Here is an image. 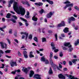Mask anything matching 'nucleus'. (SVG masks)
<instances>
[{
    "mask_svg": "<svg viewBox=\"0 0 79 79\" xmlns=\"http://www.w3.org/2000/svg\"><path fill=\"white\" fill-rule=\"evenodd\" d=\"M14 2L13 4V8L15 11H16V13L18 15H21L22 16H24L25 14V9L22 6H19L18 8V4L17 2H15V0H10L9 2L10 4H12Z\"/></svg>",
    "mask_w": 79,
    "mask_h": 79,
    "instance_id": "1",
    "label": "nucleus"
},
{
    "mask_svg": "<svg viewBox=\"0 0 79 79\" xmlns=\"http://www.w3.org/2000/svg\"><path fill=\"white\" fill-rule=\"evenodd\" d=\"M64 45L65 47H68L69 48V49L68 51L69 52H70L73 50V48H72V45L71 44H70V43H67L64 44Z\"/></svg>",
    "mask_w": 79,
    "mask_h": 79,
    "instance_id": "2",
    "label": "nucleus"
},
{
    "mask_svg": "<svg viewBox=\"0 0 79 79\" xmlns=\"http://www.w3.org/2000/svg\"><path fill=\"white\" fill-rule=\"evenodd\" d=\"M21 34H24L25 35H23L22 36V39H24V38H25V40H27V37H28V35H29V34L28 33L26 32H21L20 33Z\"/></svg>",
    "mask_w": 79,
    "mask_h": 79,
    "instance_id": "3",
    "label": "nucleus"
},
{
    "mask_svg": "<svg viewBox=\"0 0 79 79\" xmlns=\"http://www.w3.org/2000/svg\"><path fill=\"white\" fill-rule=\"evenodd\" d=\"M1 46L2 48H7V44L5 43L2 42H0Z\"/></svg>",
    "mask_w": 79,
    "mask_h": 79,
    "instance_id": "4",
    "label": "nucleus"
},
{
    "mask_svg": "<svg viewBox=\"0 0 79 79\" xmlns=\"http://www.w3.org/2000/svg\"><path fill=\"white\" fill-rule=\"evenodd\" d=\"M10 64L11 67H13L14 66H16L17 64H16V62H14L13 60H11L10 62Z\"/></svg>",
    "mask_w": 79,
    "mask_h": 79,
    "instance_id": "5",
    "label": "nucleus"
},
{
    "mask_svg": "<svg viewBox=\"0 0 79 79\" xmlns=\"http://www.w3.org/2000/svg\"><path fill=\"white\" fill-rule=\"evenodd\" d=\"M75 19V18L73 16L70 17V18H69L68 19V23L69 24H70L71 22V21H75L76 20Z\"/></svg>",
    "mask_w": 79,
    "mask_h": 79,
    "instance_id": "6",
    "label": "nucleus"
},
{
    "mask_svg": "<svg viewBox=\"0 0 79 79\" xmlns=\"http://www.w3.org/2000/svg\"><path fill=\"white\" fill-rule=\"evenodd\" d=\"M42 1L43 2H45L46 1V2H48L49 4H50V5H53V2L50 0H42Z\"/></svg>",
    "mask_w": 79,
    "mask_h": 79,
    "instance_id": "7",
    "label": "nucleus"
},
{
    "mask_svg": "<svg viewBox=\"0 0 79 79\" xmlns=\"http://www.w3.org/2000/svg\"><path fill=\"white\" fill-rule=\"evenodd\" d=\"M65 26V23L64 22L62 21L61 23L58 24L57 27H61V26Z\"/></svg>",
    "mask_w": 79,
    "mask_h": 79,
    "instance_id": "8",
    "label": "nucleus"
},
{
    "mask_svg": "<svg viewBox=\"0 0 79 79\" xmlns=\"http://www.w3.org/2000/svg\"><path fill=\"white\" fill-rule=\"evenodd\" d=\"M34 78L37 79H41V77H40V75L37 74L34 75Z\"/></svg>",
    "mask_w": 79,
    "mask_h": 79,
    "instance_id": "9",
    "label": "nucleus"
},
{
    "mask_svg": "<svg viewBox=\"0 0 79 79\" xmlns=\"http://www.w3.org/2000/svg\"><path fill=\"white\" fill-rule=\"evenodd\" d=\"M53 15V13L50 12L49 14L46 15V17L47 18H50L52 17V16Z\"/></svg>",
    "mask_w": 79,
    "mask_h": 79,
    "instance_id": "10",
    "label": "nucleus"
},
{
    "mask_svg": "<svg viewBox=\"0 0 79 79\" xmlns=\"http://www.w3.org/2000/svg\"><path fill=\"white\" fill-rule=\"evenodd\" d=\"M22 71H23L26 74H27L28 73V71H29V70L27 69V68L26 67H23L22 69Z\"/></svg>",
    "mask_w": 79,
    "mask_h": 79,
    "instance_id": "11",
    "label": "nucleus"
},
{
    "mask_svg": "<svg viewBox=\"0 0 79 79\" xmlns=\"http://www.w3.org/2000/svg\"><path fill=\"white\" fill-rule=\"evenodd\" d=\"M58 76L60 79H65V77L61 73L59 74Z\"/></svg>",
    "mask_w": 79,
    "mask_h": 79,
    "instance_id": "12",
    "label": "nucleus"
},
{
    "mask_svg": "<svg viewBox=\"0 0 79 79\" xmlns=\"http://www.w3.org/2000/svg\"><path fill=\"white\" fill-rule=\"evenodd\" d=\"M15 79H24V77H21V75H18L15 77Z\"/></svg>",
    "mask_w": 79,
    "mask_h": 79,
    "instance_id": "13",
    "label": "nucleus"
},
{
    "mask_svg": "<svg viewBox=\"0 0 79 79\" xmlns=\"http://www.w3.org/2000/svg\"><path fill=\"white\" fill-rule=\"evenodd\" d=\"M63 31L65 33H68V32H69V28L68 27H65L63 30Z\"/></svg>",
    "mask_w": 79,
    "mask_h": 79,
    "instance_id": "14",
    "label": "nucleus"
},
{
    "mask_svg": "<svg viewBox=\"0 0 79 79\" xmlns=\"http://www.w3.org/2000/svg\"><path fill=\"white\" fill-rule=\"evenodd\" d=\"M34 74V72L32 70L30 71V77H32Z\"/></svg>",
    "mask_w": 79,
    "mask_h": 79,
    "instance_id": "15",
    "label": "nucleus"
},
{
    "mask_svg": "<svg viewBox=\"0 0 79 79\" xmlns=\"http://www.w3.org/2000/svg\"><path fill=\"white\" fill-rule=\"evenodd\" d=\"M29 56L30 58H32L34 57V56L32 55V52H31L30 53V54L29 55Z\"/></svg>",
    "mask_w": 79,
    "mask_h": 79,
    "instance_id": "16",
    "label": "nucleus"
},
{
    "mask_svg": "<svg viewBox=\"0 0 79 79\" xmlns=\"http://www.w3.org/2000/svg\"><path fill=\"white\" fill-rule=\"evenodd\" d=\"M32 20L34 21H37V18L35 17V16H34L32 18Z\"/></svg>",
    "mask_w": 79,
    "mask_h": 79,
    "instance_id": "17",
    "label": "nucleus"
},
{
    "mask_svg": "<svg viewBox=\"0 0 79 79\" xmlns=\"http://www.w3.org/2000/svg\"><path fill=\"white\" fill-rule=\"evenodd\" d=\"M49 61L51 66H53V65L54 64L53 62V60H52V58H50Z\"/></svg>",
    "mask_w": 79,
    "mask_h": 79,
    "instance_id": "18",
    "label": "nucleus"
},
{
    "mask_svg": "<svg viewBox=\"0 0 79 79\" xmlns=\"http://www.w3.org/2000/svg\"><path fill=\"white\" fill-rule=\"evenodd\" d=\"M46 60V59H45V57L44 56H42L40 59V60L41 61L45 62Z\"/></svg>",
    "mask_w": 79,
    "mask_h": 79,
    "instance_id": "19",
    "label": "nucleus"
},
{
    "mask_svg": "<svg viewBox=\"0 0 79 79\" xmlns=\"http://www.w3.org/2000/svg\"><path fill=\"white\" fill-rule=\"evenodd\" d=\"M20 19L22 20V21H24V22H25V23L27 22V20L25 19L24 18H23L21 17H20Z\"/></svg>",
    "mask_w": 79,
    "mask_h": 79,
    "instance_id": "20",
    "label": "nucleus"
},
{
    "mask_svg": "<svg viewBox=\"0 0 79 79\" xmlns=\"http://www.w3.org/2000/svg\"><path fill=\"white\" fill-rule=\"evenodd\" d=\"M48 73L49 74H53V71H52V68H51V67L50 68V69Z\"/></svg>",
    "mask_w": 79,
    "mask_h": 79,
    "instance_id": "21",
    "label": "nucleus"
},
{
    "mask_svg": "<svg viewBox=\"0 0 79 79\" xmlns=\"http://www.w3.org/2000/svg\"><path fill=\"white\" fill-rule=\"evenodd\" d=\"M76 61H77V59H74L72 60V63H74V64H76Z\"/></svg>",
    "mask_w": 79,
    "mask_h": 79,
    "instance_id": "22",
    "label": "nucleus"
},
{
    "mask_svg": "<svg viewBox=\"0 0 79 79\" xmlns=\"http://www.w3.org/2000/svg\"><path fill=\"white\" fill-rule=\"evenodd\" d=\"M10 16H11V14L8 13L6 15V17L7 18H10Z\"/></svg>",
    "mask_w": 79,
    "mask_h": 79,
    "instance_id": "23",
    "label": "nucleus"
},
{
    "mask_svg": "<svg viewBox=\"0 0 79 79\" xmlns=\"http://www.w3.org/2000/svg\"><path fill=\"white\" fill-rule=\"evenodd\" d=\"M23 3L24 4H26V5H27V6H30V5L29 3H28V2L26 1L25 2H23Z\"/></svg>",
    "mask_w": 79,
    "mask_h": 79,
    "instance_id": "24",
    "label": "nucleus"
},
{
    "mask_svg": "<svg viewBox=\"0 0 79 79\" xmlns=\"http://www.w3.org/2000/svg\"><path fill=\"white\" fill-rule=\"evenodd\" d=\"M6 28V26H5L3 27H2V28L0 27V30L1 31H2L3 32H4V30H3V29H5V28Z\"/></svg>",
    "mask_w": 79,
    "mask_h": 79,
    "instance_id": "25",
    "label": "nucleus"
},
{
    "mask_svg": "<svg viewBox=\"0 0 79 79\" xmlns=\"http://www.w3.org/2000/svg\"><path fill=\"white\" fill-rule=\"evenodd\" d=\"M44 9H42L40 11H39V13H40V15H42L43 13H44Z\"/></svg>",
    "mask_w": 79,
    "mask_h": 79,
    "instance_id": "26",
    "label": "nucleus"
},
{
    "mask_svg": "<svg viewBox=\"0 0 79 79\" xmlns=\"http://www.w3.org/2000/svg\"><path fill=\"white\" fill-rule=\"evenodd\" d=\"M6 53H10L11 52V50H6L5 51Z\"/></svg>",
    "mask_w": 79,
    "mask_h": 79,
    "instance_id": "27",
    "label": "nucleus"
},
{
    "mask_svg": "<svg viewBox=\"0 0 79 79\" xmlns=\"http://www.w3.org/2000/svg\"><path fill=\"white\" fill-rule=\"evenodd\" d=\"M42 42H46V39L45 38H42Z\"/></svg>",
    "mask_w": 79,
    "mask_h": 79,
    "instance_id": "28",
    "label": "nucleus"
},
{
    "mask_svg": "<svg viewBox=\"0 0 79 79\" xmlns=\"http://www.w3.org/2000/svg\"><path fill=\"white\" fill-rule=\"evenodd\" d=\"M45 63L46 64H49V61H48V60L46 59V60H45Z\"/></svg>",
    "mask_w": 79,
    "mask_h": 79,
    "instance_id": "29",
    "label": "nucleus"
},
{
    "mask_svg": "<svg viewBox=\"0 0 79 79\" xmlns=\"http://www.w3.org/2000/svg\"><path fill=\"white\" fill-rule=\"evenodd\" d=\"M28 39L30 40H32V35H30L28 36Z\"/></svg>",
    "mask_w": 79,
    "mask_h": 79,
    "instance_id": "30",
    "label": "nucleus"
},
{
    "mask_svg": "<svg viewBox=\"0 0 79 79\" xmlns=\"http://www.w3.org/2000/svg\"><path fill=\"white\" fill-rule=\"evenodd\" d=\"M53 56V53L51 52L50 53V58H52Z\"/></svg>",
    "mask_w": 79,
    "mask_h": 79,
    "instance_id": "31",
    "label": "nucleus"
},
{
    "mask_svg": "<svg viewBox=\"0 0 79 79\" xmlns=\"http://www.w3.org/2000/svg\"><path fill=\"white\" fill-rule=\"evenodd\" d=\"M34 40H35V41L36 42H38V40H37V37H35L34 38Z\"/></svg>",
    "mask_w": 79,
    "mask_h": 79,
    "instance_id": "32",
    "label": "nucleus"
},
{
    "mask_svg": "<svg viewBox=\"0 0 79 79\" xmlns=\"http://www.w3.org/2000/svg\"><path fill=\"white\" fill-rule=\"evenodd\" d=\"M12 17H13V18H14V19H16V20L18 19V17L15 15H13L12 16Z\"/></svg>",
    "mask_w": 79,
    "mask_h": 79,
    "instance_id": "33",
    "label": "nucleus"
},
{
    "mask_svg": "<svg viewBox=\"0 0 79 79\" xmlns=\"http://www.w3.org/2000/svg\"><path fill=\"white\" fill-rule=\"evenodd\" d=\"M63 56V53L62 52H60L59 54L60 56V57H62Z\"/></svg>",
    "mask_w": 79,
    "mask_h": 79,
    "instance_id": "34",
    "label": "nucleus"
},
{
    "mask_svg": "<svg viewBox=\"0 0 79 79\" xmlns=\"http://www.w3.org/2000/svg\"><path fill=\"white\" fill-rule=\"evenodd\" d=\"M74 8L77 10V11H79V8L77 6H74Z\"/></svg>",
    "mask_w": 79,
    "mask_h": 79,
    "instance_id": "35",
    "label": "nucleus"
},
{
    "mask_svg": "<svg viewBox=\"0 0 79 79\" xmlns=\"http://www.w3.org/2000/svg\"><path fill=\"white\" fill-rule=\"evenodd\" d=\"M55 37L56 40H58V35H57V34H55Z\"/></svg>",
    "mask_w": 79,
    "mask_h": 79,
    "instance_id": "36",
    "label": "nucleus"
},
{
    "mask_svg": "<svg viewBox=\"0 0 79 79\" xmlns=\"http://www.w3.org/2000/svg\"><path fill=\"white\" fill-rule=\"evenodd\" d=\"M64 4H67V3H71V2L69 1H67L64 2Z\"/></svg>",
    "mask_w": 79,
    "mask_h": 79,
    "instance_id": "37",
    "label": "nucleus"
},
{
    "mask_svg": "<svg viewBox=\"0 0 79 79\" xmlns=\"http://www.w3.org/2000/svg\"><path fill=\"white\" fill-rule=\"evenodd\" d=\"M65 76H66L67 77H68L69 78H71L72 77V76L70 75L69 76L67 74H65Z\"/></svg>",
    "mask_w": 79,
    "mask_h": 79,
    "instance_id": "38",
    "label": "nucleus"
},
{
    "mask_svg": "<svg viewBox=\"0 0 79 79\" xmlns=\"http://www.w3.org/2000/svg\"><path fill=\"white\" fill-rule=\"evenodd\" d=\"M9 33L10 34H11L13 33L12 32V29H11L9 31Z\"/></svg>",
    "mask_w": 79,
    "mask_h": 79,
    "instance_id": "39",
    "label": "nucleus"
},
{
    "mask_svg": "<svg viewBox=\"0 0 79 79\" xmlns=\"http://www.w3.org/2000/svg\"><path fill=\"white\" fill-rule=\"evenodd\" d=\"M23 55H27V51H24L23 52Z\"/></svg>",
    "mask_w": 79,
    "mask_h": 79,
    "instance_id": "40",
    "label": "nucleus"
},
{
    "mask_svg": "<svg viewBox=\"0 0 79 79\" xmlns=\"http://www.w3.org/2000/svg\"><path fill=\"white\" fill-rule=\"evenodd\" d=\"M69 64L70 66H72V65H73V63H72V62H71V61H69Z\"/></svg>",
    "mask_w": 79,
    "mask_h": 79,
    "instance_id": "41",
    "label": "nucleus"
},
{
    "mask_svg": "<svg viewBox=\"0 0 79 79\" xmlns=\"http://www.w3.org/2000/svg\"><path fill=\"white\" fill-rule=\"evenodd\" d=\"M70 79H79L76 78V77H74V76H73L72 77L70 78Z\"/></svg>",
    "mask_w": 79,
    "mask_h": 79,
    "instance_id": "42",
    "label": "nucleus"
},
{
    "mask_svg": "<svg viewBox=\"0 0 79 79\" xmlns=\"http://www.w3.org/2000/svg\"><path fill=\"white\" fill-rule=\"evenodd\" d=\"M43 5V3L40 2H39V6H42Z\"/></svg>",
    "mask_w": 79,
    "mask_h": 79,
    "instance_id": "43",
    "label": "nucleus"
},
{
    "mask_svg": "<svg viewBox=\"0 0 79 79\" xmlns=\"http://www.w3.org/2000/svg\"><path fill=\"white\" fill-rule=\"evenodd\" d=\"M14 41L15 42H16L17 44H18V40H17V39H14Z\"/></svg>",
    "mask_w": 79,
    "mask_h": 79,
    "instance_id": "44",
    "label": "nucleus"
},
{
    "mask_svg": "<svg viewBox=\"0 0 79 79\" xmlns=\"http://www.w3.org/2000/svg\"><path fill=\"white\" fill-rule=\"evenodd\" d=\"M63 50H68V48L66 47H63Z\"/></svg>",
    "mask_w": 79,
    "mask_h": 79,
    "instance_id": "45",
    "label": "nucleus"
},
{
    "mask_svg": "<svg viewBox=\"0 0 79 79\" xmlns=\"http://www.w3.org/2000/svg\"><path fill=\"white\" fill-rule=\"evenodd\" d=\"M0 53H1V54L3 55V53H4V52L2 50H0Z\"/></svg>",
    "mask_w": 79,
    "mask_h": 79,
    "instance_id": "46",
    "label": "nucleus"
},
{
    "mask_svg": "<svg viewBox=\"0 0 79 79\" xmlns=\"http://www.w3.org/2000/svg\"><path fill=\"white\" fill-rule=\"evenodd\" d=\"M51 47H55V45L53 43H52L51 44Z\"/></svg>",
    "mask_w": 79,
    "mask_h": 79,
    "instance_id": "47",
    "label": "nucleus"
},
{
    "mask_svg": "<svg viewBox=\"0 0 79 79\" xmlns=\"http://www.w3.org/2000/svg\"><path fill=\"white\" fill-rule=\"evenodd\" d=\"M78 26H76L74 27V29L75 30H77L78 29Z\"/></svg>",
    "mask_w": 79,
    "mask_h": 79,
    "instance_id": "48",
    "label": "nucleus"
},
{
    "mask_svg": "<svg viewBox=\"0 0 79 79\" xmlns=\"http://www.w3.org/2000/svg\"><path fill=\"white\" fill-rule=\"evenodd\" d=\"M23 55L25 58H28V56H27V54H26L25 55Z\"/></svg>",
    "mask_w": 79,
    "mask_h": 79,
    "instance_id": "49",
    "label": "nucleus"
},
{
    "mask_svg": "<svg viewBox=\"0 0 79 79\" xmlns=\"http://www.w3.org/2000/svg\"><path fill=\"white\" fill-rule=\"evenodd\" d=\"M25 17L26 18H30V16H29V15H25Z\"/></svg>",
    "mask_w": 79,
    "mask_h": 79,
    "instance_id": "50",
    "label": "nucleus"
},
{
    "mask_svg": "<svg viewBox=\"0 0 79 79\" xmlns=\"http://www.w3.org/2000/svg\"><path fill=\"white\" fill-rule=\"evenodd\" d=\"M18 55L19 56H21V52L19 51H18Z\"/></svg>",
    "mask_w": 79,
    "mask_h": 79,
    "instance_id": "51",
    "label": "nucleus"
},
{
    "mask_svg": "<svg viewBox=\"0 0 79 79\" xmlns=\"http://www.w3.org/2000/svg\"><path fill=\"white\" fill-rule=\"evenodd\" d=\"M14 35L15 36V37H16V36H17V32H15Z\"/></svg>",
    "mask_w": 79,
    "mask_h": 79,
    "instance_id": "52",
    "label": "nucleus"
},
{
    "mask_svg": "<svg viewBox=\"0 0 79 79\" xmlns=\"http://www.w3.org/2000/svg\"><path fill=\"white\" fill-rule=\"evenodd\" d=\"M61 35L62 37H65V35L64 34H61Z\"/></svg>",
    "mask_w": 79,
    "mask_h": 79,
    "instance_id": "53",
    "label": "nucleus"
},
{
    "mask_svg": "<svg viewBox=\"0 0 79 79\" xmlns=\"http://www.w3.org/2000/svg\"><path fill=\"white\" fill-rule=\"evenodd\" d=\"M62 63L64 65H66V61H63Z\"/></svg>",
    "mask_w": 79,
    "mask_h": 79,
    "instance_id": "54",
    "label": "nucleus"
},
{
    "mask_svg": "<svg viewBox=\"0 0 79 79\" xmlns=\"http://www.w3.org/2000/svg\"><path fill=\"white\" fill-rule=\"evenodd\" d=\"M12 21L14 23H16V20H15V19H12Z\"/></svg>",
    "mask_w": 79,
    "mask_h": 79,
    "instance_id": "55",
    "label": "nucleus"
},
{
    "mask_svg": "<svg viewBox=\"0 0 79 79\" xmlns=\"http://www.w3.org/2000/svg\"><path fill=\"white\" fill-rule=\"evenodd\" d=\"M15 71L17 72V73H20L21 70H20V69H19L17 70H15Z\"/></svg>",
    "mask_w": 79,
    "mask_h": 79,
    "instance_id": "56",
    "label": "nucleus"
},
{
    "mask_svg": "<svg viewBox=\"0 0 79 79\" xmlns=\"http://www.w3.org/2000/svg\"><path fill=\"white\" fill-rule=\"evenodd\" d=\"M18 23L20 25V26H23V23H21L20 22H19Z\"/></svg>",
    "mask_w": 79,
    "mask_h": 79,
    "instance_id": "57",
    "label": "nucleus"
},
{
    "mask_svg": "<svg viewBox=\"0 0 79 79\" xmlns=\"http://www.w3.org/2000/svg\"><path fill=\"white\" fill-rule=\"evenodd\" d=\"M2 67H1L0 68H4V66H5V64H2Z\"/></svg>",
    "mask_w": 79,
    "mask_h": 79,
    "instance_id": "58",
    "label": "nucleus"
},
{
    "mask_svg": "<svg viewBox=\"0 0 79 79\" xmlns=\"http://www.w3.org/2000/svg\"><path fill=\"white\" fill-rule=\"evenodd\" d=\"M63 70L64 71H68V69H67L66 68H65Z\"/></svg>",
    "mask_w": 79,
    "mask_h": 79,
    "instance_id": "59",
    "label": "nucleus"
},
{
    "mask_svg": "<svg viewBox=\"0 0 79 79\" xmlns=\"http://www.w3.org/2000/svg\"><path fill=\"white\" fill-rule=\"evenodd\" d=\"M25 25H26V27H27V26H29V23H27V22H26L25 23Z\"/></svg>",
    "mask_w": 79,
    "mask_h": 79,
    "instance_id": "60",
    "label": "nucleus"
},
{
    "mask_svg": "<svg viewBox=\"0 0 79 79\" xmlns=\"http://www.w3.org/2000/svg\"><path fill=\"white\" fill-rule=\"evenodd\" d=\"M56 69L58 70H59V71H61V70L60 69V68H59V67H58L57 66L56 67Z\"/></svg>",
    "mask_w": 79,
    "mask_h": 79,
    "instance_id": "61",
    "label": "nucleus"
},
{
    "mask_svg": "<svg viewBox=\"0 0 79 79\" xmlns=\"http://www.w3.org/2000/svg\"><path fill=\"white\" fill-rule=\"evenodd\" d=\"M58 52V49H55L54 50V52H55V53Z\"/></svg>",
    "mask_w": 79,
    "mask_h": 79,
    "instance_id": "62",
    "label": "nucleus"
},
{
    "mask_svg": "<svg viewBox=\"0 0 79 79\" xmlns=\"http://www.w3.org/2000/svg\"><path fill=\"white\" fill-rule=\"evenodd\" d=\"M59 67L60 68H62V66H61V65L60 64H59Z\"/></svg>",
    "mask_w": 79,
    "mask_h": 79,
    "instance_id": "63",
    "label": "nucleus"
},
{
    "mask_svg": "<svg viewBox=\"0 0 79 79\" xmlns=\"http://www.w3.org/2000/svg\"><path fill=\"white\" fill-rule=\"evenodd\" d=\"M48 32L49 34H52V33L53 32H52V31L51 30H49L48 31Z\"/></svg>",
    "mask_w": 79,
    "mask_h": 79,
    "instance_id": "64",
    "label": "nucleus"
}]
</instances>
